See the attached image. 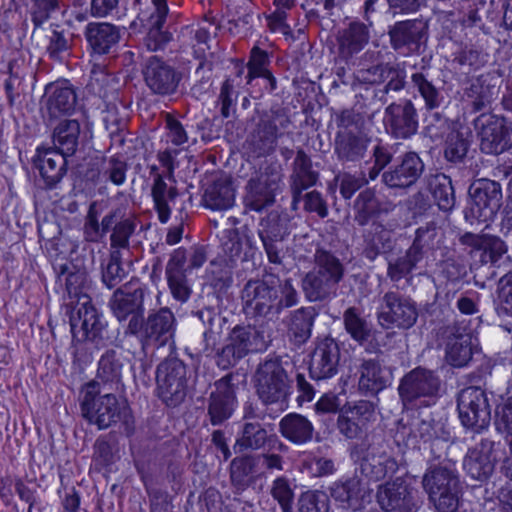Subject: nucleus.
Returning a JSON list of instances; mask_svg holds the SVG:
<instances>
[{
	"label": "nucleus",
	"mask_w": 512,
	"mask_h": 512,
	"mask_svg": "<svg viewBox=\"0 0 512 512\" xmlns=\"http://www.w3.org/2000/svg\"><path fill=\"white\" fill-rule=\"evenodd\" d=\"M46 108L50 117L57 118L74 111L77 95L67 81L55 82L46 86Z\"/></svg>",
	"instance_id": "obj_39"
},
{
	"label": "nucleus",
	"mask_w": 512,
	"mask_h": 512,
	"mask_svg": "<svg viewBox=\"0 0 512 512\" xmlns=\"http://www.w3.org/2000/svg\"><path fill=\"white\" fill-rule=\"evenodd\" d=\"M240 297L244 314L255 321L277 319L284 309L299 301L291 279H286L280 289L263 279H250L244 284Z\"/></svg>",
	"instance_id": "obj_2"
},
{
	"label": "nucleus",
	"mask_w": 512,
	"mask_h": 512,
	"mask_svg": "<svg viewBox=\"0 0 512 512\" xmlns=\"http://www.w3.org/2000/svg\"><path fill=\"white\" fill-rule=\"evenodd\" d=\"M67 155L53 147H39L33 157V165L39 171L45 188L53 189L67 172Z\"/></svg>",
	"instance_id": "obj_30"
},
{
	"label": "nucleus",
	"mask_w": 512,
	"mask_h": 512,
	"mask_svg": "<svg viewBox=\"0 0 512 512\" xmlns=\"http://www.w3.org/2000/svg\"><path fill=\"white\" fill-rule=\"evenodd\" d=\"M416 302L398 291H387L381 298L377 319L384 329L408 330L418 319Z\"/></svg>",
	"instance_id": "obj_15"
},
{
	"label": "nucleus",
	"mask_w": 512,
	"mask_h": 512,
	"mask_svg": "<svg viewBox=\"0 0 512 512\" xmlns=\"http://www.w3.org/2000/svg\"><path fill=\"white\" fill-rule=\"evenodd\" d=\"M84 36L92 54L106 55L119 43L121 29L108 22H90L85 27Z\"/></svg>",
	"instance_id": "obj_33"
},
{
	"label": "nucleus",
	"mask_w": 512,
	"mask_h": 512,
	"mask_svg": "<svg viewBox=\"0 0 512 512\" xmlns=\"http://www.w3.org/2000/svg\"><path fill=\"white\" fill-rule=\"evenodd\" d=\"M206 260L204 246H193L190 250L179 247L172 251L165 267V277L175 300L184 303L190 298L192 289L187 272L200 268Z\"/></svg>",
	"instance_id": "obj_7"
},
{
	"label": "nucleus",
	"mask_w": 512,
	"mask_h": 512,
	"mask_svg": "<svg viewBox=\"0 0 512 512\" xmlns=\"http://www.w3.org/2000/svg\"><path fill=\"white\" fill-rule=\"evenodd\" d=\"M279 432L289 442L295 445H303L313 439L314 426L302 414L289 413L280 420Z\"/></svg>",
	"instance_id": "obj_44"
},
{
	"label": "nucleus",
	"mask_w": 512,
	"mask_h": 512,
	"mask_svg": "<svg viewBox=\"0 0 512 512\" xmlns=\"http://www.w3.org/2000/svg\"><path fill=\"white\" fill-rule=\"evenodd\" d=\"M470 132L452 130L448 133L443 147L444 159L453 165L465 163L471 146Z\"/></svg>",
	"instance_id": "obj_55"
},
{
	"label": "nucleus",
	"mask_w": 512,
	"mask_h": 512,
	"mask_svg": "<svg viewBox=\"0 0 512 512\" xmlns=\"http://www.w3.org/2000/svg\"><path fill=\"white\" fill-rule=\"evenodd\" d=\"M358 387L362 393L375 396L392 383V373L379 360L362 359L357 369Z\"/></svg>",
	"instance_id": "obj_31"
},
{
	"label": "nucleus",
	"mask_w": 512,
	"mask_h": 512,
	"mask_svg": "<svg viewBox=\"0 0 512 512\" xmlns=\"http://www.w3.org/2000/svg\"><path fill=\"white\" fill-rule=\"evenodd\" d=\"M313 257L314 267L312 269L339 286L345 275L342 261L333 252L324 248H317Z\"/></svg>",
	"instance_id": "obj_54"
},
{
	"label": "nucleus",
	"mask_w": 512,
	"mask_h": 512,
	"mask_svg": "<svg viewBox=\"0 0 512 512\" xmlns=\"http://www.w3.org/2000/svg\"><path fill=\"white\" fill-rule=\"evenodd\" d=\"M56 270L58 280L65 282L69 297L77 298L69 318L73 338L79 342H90L97 349L110 345L113 342V335L109 331L107 322L91 304L90 297L83 292L86 283L85 272L71 271L67 263L59 265Z\"/></svg>",
	"instance_id": "obj_1"
},
{
	"label": "nucleus",
	"mask_w": 512,
	"mask_h": 512,
	"mask_svg": "<svg viewBox=\"0 0 512 512\" xmlns=\"http://www.w3.org/2000/svg\"><path fill=\"white\" fill-rule=\"evenodd\" d=\"M122 258V252L116 249L110 250L107 263L101 264V280L109 289L115 288L126 278L127 273L122 267Z\"/></svg>",
	"instance_id": "obj_63"
},
{
	"label": "nucleus",
	"mask_w": 512,
	"mask_h": 512,
	"mask_svg": "<svg viewBox=\"0 0 512 512\" xmlns=\"http://www.w3.org/2000/svg\"><path fill=\"white\" fill-rule=\"evenodd\" d=\"M291 119L284 108L271 109L259 118L255 127L248 134L245 147L257 158L272 154L277 146L282 131L289 128Z\"/></svg>",
	"instance_id": "obj_9"
},
{
	"label": "nucleus",
	"mask_w": 512,
	"mask_h": 512,
	"mask_svg": "<svg viewBox=\"0 0 512 512\" xmlns=\"http://www.w3.org/2000/svg\"><path fill=\"white\" fill-rule=\"evenodd\" d=\"M354 221L360 225L365 226L369 221L380 215L382 212H387L382 208V204L376 197L374 190L367 188L361 191L356 197L353 204Z\"/></svg>",
	"instance_id": "obj_57"
},
{
	"label": "nucleus",
	"mask_w": 512,
	"mask_h": 512,
	"mask_svg": "<svg viewBox=\"0 0 512 512\" xmlns=\"http://www.w3.org/2000/svg\"><path fill=\"white\" fill-rule=\"evenodd\" d=\"M83 138L79 121L65 119L60 121L53 129V148L70 157L77 152Z\"/></svg>",
	"instance_id": "obj_42"
},
{
	"label": "nucleus",
	"mask_w": 512,
	"mask_h": 512,
	"mask_svg": "<svg viewBox=\"0 0 512 512\" xmlns=\"http://www.w3.org/2000/svg\"><path fill=\"white\" fill-rule=\"evenodd\" d=\"M282 179L280 166L264 161L259 170L249 179L246 185V206L261 211L275 202V194Z\"/></svg>",
	"instance_id": "obj_16"
},
{
	"label": "nucleus",
	"mask_w": 512,
	"mask_h": 512,
	"mask_svg": "<svg viewBox=\"0 0 512 512\" xmlns=\"http://www.w3.org/2000/svg\"><path fill=\"white\" fill-rule=\"evenodd\" d=\"M266 346L263 333L255 326L237 325L229 333L226 344L217 350L216 365L222 370H227L248 354L265 350Z\"/></svg>",
	"instance_id": "obj_10"
},
{
	"label": "nucleus",
	"mask_w": 512,
	"mask_h": 512,
	"mask_svg": "<svg viewBox=\"0 0 512 512\" xmlns=\"http://www.w3.org/2000/svg\"><path fill=\"white\" fill-rule=\"evenodd\" d=\"M371 142V137L363 131L338 130L334 139V155L343 166L362 161Z\"/></svg>",
	"instance_id": "obj_28"
},
{
	"label": "nucleus",
	"mask_w": 512,
	"mask_h": 512,
	"mask_svg": "<svg viewBox=\"0 0 512 512\" xmlns=\"http://www.w3.org/2000/svg\"><path fill=\"white\" fill-rule=\"evenodd\" d=\"M278 445V450L286 451L287 446L278 439L274 433H269L267 429L258 421L244 422L233 446L235 453H242L247 450H260L267 446L274 448Z\"/></svg>",
	"instance_id": "obj_29"
},
{
	"label": "nucleus",
	"mask_w": 512,
	"mask_h": 512,
	"mask_svg": "<svg viewBox=\"0 0 512 512\" xmlns=\"http://www.w3.org/2000/svg\"><path fill=\"white\" fill-rule=\"evenodd\" d=\"M154 12L148 18L149 30L144 38V44L150 51H157L164 47L171 39V34L163 30L168 14L166 0H152Z\"/></svg>",
	"instance_id": "obj_43"
},
{
	"label": "nucleus",
	"mask_w": 512,
	"mask_h": 512,
	"mask_svg": "<svg viewBox=\"0 0 512 512\" xmlns=\"http://www.w3.org/2000/svg\"><path fill=\"white\" fill-rule=\"evenodd\" d=\"M235 188L229 176L221 175L204 189L202 202L211 210H228L235 203Z\"/></svg>",
	"instance_id": "obj_40"
},
{
	"label": "nucleus",
	"mask_w": 512,
	"mask_h": 512,
	"mask_svg": "<svg viewBox=\"0 0 512 512\" xmlns=\"http://www.w3.org/2000/svg\"><path fill=\"white\" fill-rule=\"evenodd\" d=\"M142 75L150 92L162 97L177 93L182 80L181 72L157 56H151L145 61Z\"/></svg>",
	"instance_id": "obj_22"
},
{
	"label": "nucleus",
	"mask_w": 512,
	"mask_h": 512,
	"mask_svg": "<svg viewBox=\"0 0 512 512\" xmlns=\"http://www.w3.org/2000/svg\"><path fill=\"white\" fill-rule=\"evenodd\" d=\"M258 235L270 263L282 264L283 242L289 235V220L286 215L271 211L261 219Z\"/></svg>",
	"instance_id": "obj_23"
},
{
	"label": "nucleus",
	"mask_w": 512,
	"mask_h": 512,
	"mask_svg": "<svg viewBox=\"0 0 512 512\" xmlns=\"http://www.w3.org/2000/svg\"><path fill=\"white\" fill-rule=\"evenodd\" d=\"M447 342L445 345V360L456 368L466 366L472 359V344L469 333L460 331L456 325H449L445 328Z\"/></svg>",
	"instance_id": "obj_35"
},
{
	"label": "nucleus",
	"mask_w": 512,
	"mask_h": 512,
	"mask_svg": "<svg viewBox=\"0 0 512 512\" xmlns=\"http://www.w3.org/2000/svg\"><path fill=\"white\" fill-rule=\"evenodd\" d=\"M494 443L488 439H482L480 443L469 449L463 462L464 470L471 478L484 481L492 474L494 463L490 454Z\"/></svg>",
	"instance_id": "obj_37"
},
{
	"label": "nucleus",
	"mask_w": 512,
	"mask_h": 512,
	"mask_svg": "<svg viewBox=\"0 0 512 512\" xmlns=\"http://www.w3.org/2000/svg\"><path fill=\"white\" fill-rule=\"evenodd\" d=\"M257 457L242 455L230 463V479L237 489L244 490L250 485V477L255 472Z\"/></svg>",
	"instance_id": "obj_62"
},
{
	"label": "nucleus",
	"mask_w": 512,
	"mask_h": 512,
	"mask_svg": "<svg viewBox=\"0 0 512 512\" xmlns=\"http://www.w3.org/2000/svg\"><path fill=\"white\" fill-rule=\"evenodd\" d=\"M384 121L390 134L398 139L410 138L418 130L417 110L409 99L389 104Z\"/></svg>",
	"instance_id": "obj_27"
},
{
	"label": "nucleus",
	"mask_w": 512,
	"mask_h": 512,
	"mask_svg": "<svg viewBox=\"0 0 512 512\" xmlns=\"http://www.w3.org/2000/svg\"><path fill=\"white\" fill-rule=\"evenodd\" d=\"M340 356V347L335 339L325 337L319 340L310 355V377L316 381L334 377L339 370Z\"/></svg>",
	"instance_id": "obj_25"
},
{
	"label": "nucleus",
	"mask_w": 512,
	"mask_h": 512,
	"mask_svg": "<svg viewBox=\"0 0 512 512\" xmlns=\"http://www.w3.org/2000/svg\"><path fill=\"white\" fill-rule=\"evenodd\" d=\"M96 203H92L87 212L83 233L89 242H99L108 232L110 234V250L122 252L130 248V238L135 233L137 224L133 216H126L123 207L110 210L99 223Z\"/></svg>",
	"instance_id": "obj_4"
},
{
	"label": "nucleus",
	"mask_w": 512,
	"mask_h": 512,
	"mask_svg": "<svg viewBox=\"0 0 512 512\" xmlns=\"http://www.w3.org/2000/svg\"><path fill=\"white\" fill-rule=\"evenodd\" d=\"M385 85L381 88L373 89V95L380 104L388 101L390 92H399L406 86V70L400 63H391L385 75Z\"/></svg>",
	"instance_id": "obj_61"
},
{
	"label": "nucleus",
	"mask_w": 512,
	"mask_h": 512,
	"mask_svg": "<svg viewBox=\"0 0 512 512\" xmlns=\"http://www.w3.org/2000/svg\"><path fill=\"white\" fill-rule=\"evenodd\" d=\"M441 380L436 371L418 366L399 381L398 395L404 407L428 404L439 395Z\"/></svg>",
	"instance_id": "obj_12"
},
{
	"label": "nucleus",
	"mask_w": 512,
	"mask_h": 512,
	"mask_svg": "<svg viewBox=\"0 0 512 512\" xmlns=\"http://www.w3.org/2000/svg\"><path fill=\"white\" fill-rule=\"evenodd\" d=\"M319 179V173L313 170L310 156L299 148L292 163L289 184L293 203L301 201L302 192L314 186Z\"/></svg>",
	"instance_id": "obj_32"
},
{
	"label": "nucleus",
	"mask_w": 512,
	"mask_h": 512,
	"mask_svg": "<svg viewBox=\"0 0 512 512\" xmlns=\"http://www.w3.org/2000/svg\"><path fill=\"white\" fill-rule=\"evenodd\" d=\"M316 316L314 307H301L290 314L288 336L295 345H303L310 339Z\"/></svg>",
	"instance_id": "obj_46"
},
{
	"label": "nucleus",
	"mask_w": 512,
	"mask_h": 512,
	"mask_svg": "<svg viewBox=\"0 0 512 512\" xmlns=\"http://www.w3.org/2000/svg\"><path fill=\"white\" fill-rule=\"evenodd\" d=\"M94 391H87L81 402V412L89 423L97 425L99 429H107L117 422H122L127 436L134 433V419L130 409L121 405L112 393L96 397Z\"/></svg>",
	"instance_id": "obj_6"
},
{
	"label": "nucleus",
	"mask_w": 512,
	"mask_h": 512,
	"mask_svg": "<svg viewBox=\"0 0 512 512\" xmlns=\"http://www.w3.org/2000/svg\"><path fill=\"white\" fill-rule=\"evenodd\" d=\"M412 433L424 443H430L432 453H435V447L439 448L440 444L447 443L451 438L446 424L431 416L419 420L412 429Z\"/></svg>",
	"instance_id": "obj_49"
},
{
	"label": "nucleus",
	"mask_w": 512,
	"mask_h": 512,
	"mask_svg": "<svg viewBox=\"0 0 512 512\" xmlns=\"http://www.w3.org/2000/svg\"><path fill=\"white\" fill-rule=\"evenodd\" d=\"M429 191L440 210L450 212L453 210L456 197L452 180L443 173L431 175L428 180Z\"/></svg>",
	"instance_id": "obj_56"
},
{
	"label": "nucleus",
	"mask_w": 512,
	"mask_h": 512,
	"mask_svg": "<svg viewBox=\"0 0 512 512\" xmlns=\"http://www.w3.org/2000/svg\"><path fill=\"white\" fill-rule=\"evenodd\" d=\"M493 87L486 84L483 75L471 79L463 89L462 100L472 112L488 110L493 100Z\"/></svg>",
	"instance_id": "obj_45"
},
{
	"label": "nucleus",
	"mask_w": 512,
	"mask_h": 512,
	"mask_svg": "<svg viewBox=\"0 0 512 512\" xmlns=\"http://www.w3.org/2000/svg\"><path fill=\"white\" fill-rule=\"evenodd\" d=\"M365 495V489L362 481L358 477H352L344 482H338L331 488V496L344 507L354 511L362 507V500Z\"/></svg>",
	"instance_id": "obj_52"
},
{
	"label": "nucleus",
	"mask_w": 512,
	"mask_h": 512,
	"mask_svg": "<svg viewBox=\"0 0 512 512\" xmlns=\"http://www.w3.org/2000/svg\"><path fill=\"white\" fill-rule=\"evenodd\" d=\"M176 329V318L173 312L163 307L157 311L150 312L146 318L134 319L128 323L125 330V336H135L144 355H147L149 349L165 346L172 340Z\"/></svg>",
	"instance_id": "obj_5"
},
{
	"label": "nucleus",
	"mask_w": 512,
	"mask_h": 512,
	"mask_svg": "<svg viewBox=\"0 0 512 512\" xmlns=\"http://www.w3.org/2000/svg\"><path fill=\"white\" fill-rule=\"evenodd\" d=\"M377 501L385 512H416L419 508L417 492L400 479L379 486Z\"/></svg>",
	"instance_id": "obj_26"
},
{
	"label": "nucleus",
	"mask_w": 512,
	"mask_h": 512,
	"mask_svg": "<svg viewBox=\"0 0 512 512\" xmlns=\"http://www.w3.org/2000/svg\"><path fill=\"white\" fill-rule=\"evenodd\" d=\"M428 28L423 18L395 22L388 30L391 48L404 56L420 54L428 40Z\"/></svg>",
	"instance_id": "obj_18"
},
{
	"label": "nucleus",
	"mask_w": 512,
	"mask_h": 512,
	"mask_svg": "<svg viewBox=\"0 0 512 512\" xmlns=\"http://www.w3.org/2000/svg\"><path fill=\"white\" fill-rule=\"evenodd\" d=\"M236 375L228 373L214 383L207 403V416L213 426L222 425L230 419L238 405L234 382Z\"/></svg>",
	"instance_id": "obj_21"
},
{
	"label": "nucleus",
	"mask_w": 512,
	"mask_h": 512,
	"mask_svg": "<svg viewBox=\"0 0 512 512\" xmlns=\"http://www.w3.org/2000/svg\"><path fill=\"white\" fill-rule=\"evenodd\" d=\"M369 24L353 21L338 32V55L346 62L353 59L368 44L370 39Z\"/></svg>",
	"instance_id": "obj_36"
},
{
	"label": "nucleus",
	"mask_w": 512,
	"mask_h": 512,
	"mask_svg": "<svg viewBox=\"0 0 512 512\" xmlns=\"http://www.w3.org/2000/svg\"><path fill=\"white\" fill-rule=\"evenodd\" d=\"M392 231L379 222H373L363 232L362 255L369 261L389 253L393 249Z\"/></svg>",
	"instance_id": "obj_41"
},
{
	"label": "nucleus",
	"mask_w": 512,
	"mask_h": 512,
	"mask_svg": "<svg viewBox=\"0 0 512 512\" xmlns=\"http://www.w3.org/2000/svg\"><path fill=\"white\" fill-rule=\"evenodd\" d=\"M124 357L115 349H107L98 361L96 381L88 384L94 389L97 384L108 385L110 389H118L122 384Z\"/></svg>",
	"instance_id": "obj_38"
},
{
	"label": "nucleus",
	"mask_w": 512,
	"mask_h": 512,
	"mask_svg": "<svg viewBox=\"0 0 512 512\" xmlns=\"http://www.w3.org/2000/svg\"><path fill=\"white\" fill-rule=\"evenodd\" d=\"M345 331L360 345L368 342L373 336L374 327L363 311L355 306L347 308L343 313Z\"/></svg>",
	"instance_id": "obj_50"
},
{
	"label": "nucleus",
	"mask_w": 512,
	"mask_h": 512,
	"mask_svg": "<svg viewBox=\"0 0 512 512\" xmlns=\"http://www.w3.org/2000/svg\"><path fill=\"white\" fill-rule=\"evenodd\" d=\"M423 260L416 255L414 250L408 248L405 253L387 263V277L393 283H398L402 279L410 281L412 272Z\"/></svg>",
	"instance_id": "obj_59"
},
{
	"label": "nucleus",
	"mask_w": 512,
	"mask_h": 512,
	"mask_svg": "<svg viewBox=\"0 0 512 512\" xmlns=\"http://www.w3.org/2000/svg\"><path fill=\"white\" fill-rule=\"evenodd\" d=\"M178 195V189L173 182L160 180V178H158L156 183H152L151 196L154 203V209L157 212L158 219L161 223L165 224L170 219V203H173Z\"/></svg>",
	"instance_id": "obj_51"
},
{
	"label": "nucleus",
	"mask_w": 512,
	"mask_h": 512,
	"mask_svg": "<svg viewBox=\"0 0 512 512\" xmlns=\"http://www.w3.org/2000/svg\"><path fill=\"white\" fill-rule=\"evenodd\" d=\"M192 315L204 326L203 340L197 351L199 354L211 356L221 340L225 318L213 307H204L192 312Z\"/></svg>",
	"instance_id": "obj_34"
},
{
	"label": "nucleus",
	"mask_w": 512,
	"mask_h": 512,
	"mask_svg": "<svg viewBox=\"0 0 512 512\" xmlns=\"http://www.w3.org/2000/svg\"><path fill=\"white\" fill-rule=\"evenodd\" d=\"M150 294L148 287L138 281H130L117 288L109 301L110 309L119 322L132 323L144 315V300Z\"/></svg>",
	"instance_id": "obj_19"
},
{
	"label": "nucleus",
	"mask_w": 512,
	"mask_h": 512,
	"mask_svg": "<svg viewBox=\"0 0 512 512\" xmlns=\"http://www.w3.org/2000/svg\"><path fill=\"white\" fill-rule=\"evenodd\" d=\"M424 170L425 164L420 156L409 151L382 173L381 181L390 189H408L417 183Z\"/></svg>",
	"instance_id": "obj_24"
},
{
	"label": "nucleus",
	"mask_w": 512,
	"mask_h": 512,
	"mask_svg": "<svg viewBox=\"0 0 512 512\" xmlns=\"http://www.w3.org/2000/svg\"><path fill=\"white\" fill-rule=\"evenodd\" d=\"M411 83L423 99L426 110H436L443 105L445 96L442 87L437 86L428 73L423 71L413 73Z\"/></svg>",
	"instance_id": "obj_53"
},
{
	"label": "nucleus",
	"mask_w": 512,
	"mask_h": 512,
	"mask_svg": "<svg viewBox=\"0 0 512 512\" xmlns=\"http://www.w3.org/2000/svg\"><path fill=\"white\" fill-rule=\"evenodd\" d=\"M351 457L359 462L361 473L370 480L380 481L392 476L398 470V463L386 452V444L382 439L372 437L354 446Z\"/></svg>",
	"instance_id": "obj_13"
},
{
	"label": "nucleus",
	"mask_w": 512,
	"mask_h": 512,
	"mask_svg": "<svg viewBox=\"0 0 512 512\" xmlns=\"http://www.w3.org/2000/svg\"><path fill=\"white\" fill-rule=\"evenodd\" d=\"M157 396L170 408L180 406L188 393V368L178 358H166L156 370Z\"/></svg>",
	"instance_id": "obj_11"
},
{
	"label": "nucleus",
	"mask_w": 512,
	"mask_h": 512,
	"mask_svg": "<svg viewBox=\"0 0 512 512\" xmlns=\"http://www.w3.org/2000/svg\"><path fill=\"white\" fill-rule=\"evenodd\" d=\"M302 291L310 302H322L335 297L338 286L317 273L314 269L308 271L301 280Z\"/></svg>",
	"instance_id": "obj_48"
},
{
	"label": "nucleus",
	"mask_w": 512,
	"mask_h": 512,
	"mask_svg": "<svg viewBox=\"0 0 512 512\" xmlns=\"http://www.w3.org/2000/svg\"><path fill=\"white\" fill-rule=\"evenodd\" d=\"M469 195L470 203L464 210L465 220L470 224L492 221L501 207L500 184L493 180H479L470 186Z\"/></svg>",
	"instance_id": "obj_14"
},
{
	"label": "nucleus",
	"mask_w": 512,
	"mask_h": 512,
	"mask_svg": "<svg viewBox=\"0 0 512 512\" xmlns=\"http://www.w3.org/2000/svg\"><path fill=\"white\" fill-rule=\"evenodd\" d=\"M422 487L437 512H456L462 486L455 463L443 459L430 463L422 477Z\"/></svg>",
	"instance_id": "obj_3"
},
{
	"label": "nucleus",
	"mask_w": 512,
	"mask_h": 512,
	"mask_svg": "<svg viewBox=\"0 0 512 512\" xmlns=\"http://www.w3.org/2000/svg\"><path fill=\"white\" fill-rule=\"evenodd\" d=\"M235 69V76L228 78L223 82L218 96L220 114L223 118H229L235 112L238 88L243 84L242 76L245 74V67L243 65H239L236 66Z\"/></svg>",
	"instance_id": "obj_58"
},
{
	"label": "nucleus",
	"mask_w": 512,
	"mask_h": 512,
	"mask_svg": "<svg viewBox=\"0 0 512 512\" xmlns=\"http://www.w3.org/2000/svg\"><path fill=\"white\" fill-rule=\"evenodd\" d=\"M399 144H388L379 141L372 149L373 166L368 170V177L375 180L380 173L393 161Z\"/></svg>",
	"instance_id": "obj_64"
},
{
	"label": "nucleus",
	"mask_w": 512,
	"mask_h": 512,
	"mask_svg": "<svg viewBox=\"0 0 512 512\" xmlns=\"http://www.w3.org/2000/svg\"><path fill=\"white\" fill-rule=\"evenodd\" d=\"M452 56V64L467 74L483 68L489 58L482 46L472 43L461 44Z\"/></svg>",
	"instance_id": "obj_47"
},
{
	"label": "nucleus",
	"mask_w": 512,
	"mask_h": 512,
	"mask_svg": "<svg viewBox=\"0 0 512 512\" xmlns=\"http://www.w3.org/2000/svg\"><path fill=\"white\" fill-rule=\"evenodd\" d=\"M440 238V227L436 222L430 221L416 229L415 238L409 248L423 260L426 252L434 249Z\"/></svg>",
	"instance_id": "obj_60"
},
{
	"label": "nucleus",
	"mask_w": 512,
	"mask_h": 512,
	"mask_svg": "<svg viewBox=\"0 0 512 512\" xmlns=\"http://www.w3.org/2000/svg\"><path fill=\"white\" fill-rule=\"evenodd\" d=\"M480 138V149L486 154L498 155L512 147V129L503 118L482 113L474 120Z\"/></svg>",
	"instance_id": "obj_20"
},
{
	"label": "nucleus",
	"mask_w": 512,
	"mask_h": 512,
	"mask_svg": "<svg viewBox=\"0 0 512 512\" xmlns=\"http://www.w3.org/2000/svg\"><path fill=\"white\" fill-rule=\"evenodd\" d=\"M457 409L461 424L474 433L486 430L491 421V406L487 393L477 386H469L460 391Z\"/></svg>",
	"instance_id": "obj_17"
},
{
	"label": "nucleus",
	"mask_w": 512,
	"mask_h": 512,
	"mask_svg": "<svg viewBox=\"0 0 512 512\" xmlns=\"http://www.w3.org/2000/svg\"><path fill=\"white\" fill-rule=\"evenodd\" d=\"M291 379L279 357L261 362L254 374V387L258 398L264 405L279 404L287 406L291 389Z\"/></svg>",
	"instance_id": "obj_8"
}]
</instances>
